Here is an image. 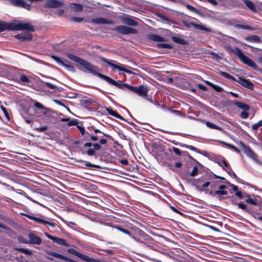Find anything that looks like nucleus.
Segmentation results:
<instances>
[{
	"instance_id": "nucleus-1",
	"label": "nucleus",
	"mask_w": 262,
	"mask_h": 262,
	"mask_svg": "<svg viewBox=\"0 0 262 262\" xmlns=\"http://www.w3.org/2000/svg\"><path fill=\"white\" fill-rule=\"evenodd\" d=\"M67 56L70 59L76 62L78 64L77 66L78 68L82 71L84 72H89L91 74L96 75L105 80L108 83L121 89L124 90L125 89H127L132 92H133L135 86L130 85L128 83H122L117 82L110 77L99 73L98 72L100 71L99 69L90 62L72 54H68Z\"/></svg>"
},
{
	"instance_id": "nucleus-2",
	"label": "nucleus",
	"mask_w": 262,
	"mask_h": 262,
	"mask_svg": "<svg viewBox=\"0 0 262 262\" xmlns=\"http://www.w3.org/2000/svg\"><path fill=\"white\" fill-rule=\"evenodd\" d=\"M23 31L28 30L31 32L34 31V27L29 23H21L18 21H14L10 23H7L0 21V32L6 30Z\"/></svg>"
},
{
	"instance_id": "nucleus-3",
	"label": "nucleus",
	"mask_w": 262,
	"mask_h": 262,
	"mask_svg": "<svg viewBox=\"0 0 262 262\" xmlns=\"http://www.w3.org/2000/svg\"><path fill=\"white\" fill-rule=\"evenodd\" d=\"M231 51L232 53H234L239 59L245 64L254 70L257 69V67L254 62L245 55L238 48L235 47L234 49H231Z\"/></svg>"
},
{
	"instance_id": "nucleus-4",
	"label": "nucleus",
	"mask_w": 262,
	"mask_h": 262,
	"mask_svg": "<svg viewBox=\"0 0 262 262\" xmlns=\"http://www.w3.org/2000/svg\"><path fill=\"white\" fill-rule=\"evenodd\" d=\"M133 239L138 243L144 244L150 249L151 248L152 246H150L149 244H152L154 242V238L146 233L141 237L135 236V237H133Z\"/></svg>"
},
{
	"instance_id": "nucleus-5",
	"label": "nucleus",
	"mask_w": 262,
	"mask_h": 262,
	"mask_svg": "<svg viewBox=\"0 0 262 262\" xmlns=\"http://www.w3.org/2000/svg\"><path fill=\"white\" fill-rule=\"evenodd\" d=\"M20 214L23 215V216H25L28 217V219H29L30 220H32L34 221L35 222H36L37 223H39V224H43V225H48L50 226H51L52 227H53V228H55V227L58 226L57 224H56L54 222H51L47 221H46V220H43L42 219H40L39 217L34 216L31 215H30L29 214H27V213H21Z\"/></svg>"
},
{
	"instance_id": "nucleus-6",
	"label": "nucleus",
	"mask_w": 262,
	"mask_h": 262,
	"mask_svg": "<svg viewBox=\"0 0 262 262\" xmlns=\"http://www.w3.org/2000/svg\"><path fill=\"white\" fill-rule=\"evenodd\" d=\"M85 167H88L90 169L98 170L100 172L112 173L116 172L118 171V169L115 168H112L111 167L102 166L100 165H84Z\"/></svg>"
},
{
	"instance_id": "nucleus-7",
	"label": "nucleus",
	"mask_w": 262,
	"mask_h": 262,
	"mask_svg": "<svg viewBox=\"0 0 262 262\" xmlns=\"http://www.w3.org/2000/svg\"><path fill=\"white\" fill-rule=\"evenodd\" d=\"M113 30L124 35L135 34L138 33V31L136 29L125 26H118L114 28Z\"/></svg>"
},
{
	"instance_id": "nucleus-8",
	"label": "nucleus",
	"mask_w": 262,
	"mask_h": 262,
	"mask_svg": "<svg viewBox=\"0 0 262 262\" xmlns=\"http://www.w3.org/2000/svg\"><path fill=\"white\" fill-rule=\"evenodd\" d=\"M123 168L125 169L126 171H122L119 170V171L124 173V174L128 175L131 177H135V173H139V167L138 165H123Z\"/></svg>"
},
{
	"instance_id": "nucleus-9",
	"label": "nucleus",
	"mask_w": 262,
	"mask_h": 262,
	"mask_svg": "<svg viewBox=\"0 0 262 262\" xmlns=\"http://www.w3.org/2000/svg\"><path fill=\"white\" fill-rule=\"evenodd\" d=\"M239 144L242 147L244 153L252 159L254 162H258L257 155L254 152L252 149L249 146L245 145L243 142H240Z\"/></svg>"
},
{
	"instance_id": "nucleus-10",
	"label": "nucleus",
	"mask_w": 262,
	"mask_h": 262,
	"mask_svg": "<svg viewBox=\"0 0 262 262\" xmlns=\"http://www.w3.org/2000/svg\"><path fill=\"white\" fill-rule=\"evenodd\" d=\"M64 5L62 1L58 0H47L43 7L47 8H59Z\"/></svg>"
},
{
	"instance_id": "nucleus-11",
	"label": "nucleus",
	"mask_w": 262,
	"mask_h": 262,
	"mask_svg": "<svg viewBox=\"0 0 262 262\" xmlns=\"http://www.w3.org/2000/svg\"><path fill=\"white\" fill-rule=\"evenodd\" d=\"M122 23L130 26H137L138 23L136 20L132 19L131 17L126 14L119 16Z\"/></svg>"
},
{
	"instance_id": "nucleus-12",
	"label": "nucleus",
	"mask_w": 262,
	"mask_h": 262,
	"mask_svg": "<svg viewBox=\"0 0 262 262\" xmlns=\"http://www.w3.org/2000/svg\"><path fill=\"white\" fill-rule=\"evenodd\" d=\"M235 198L234 197L231 198L232 204L234 205L237 206L238 208L244 210L245 212H248L249 214H252L253 212V209L251 207H248L247 205L244 204L243 202L236 203L234 202Z\"/></svg>"
},
{
	"instance_id": "nucleus-13",
	"label": "nucleus",
	"mask_w": 262,
	"mask_h": 262,
	"mask_svg": "<svg viewBox=\"0 0 262 262\" xmlns=\"http://www.w3.org/2000/svg\"><path fill=\"white\" fill-rule=\"evenodd\" d=\"M148 91V89L146 86L141 85L139 87L135 86L133 92L141 97H146L147 96Z\"/></svg>"
},
{
	"instance_id": "nucleus-14",
	"label": "nucleus",
	"mask_w": 262,
	"mask_h": 262,
	"mask_svg": "<svg viewBox=\"0 0 262 262\" xmlns=\"http://www.w3.org/2000/svg\"><path fill=\"white\" fill-rule=\"evenodd\" d=\"M235 81L250 90H252L253 88V84L249 80L242 78L241 77H238L236 79Z\"/></svg>"
},
{
	"instance_id": "nucleus-15",
	"label": "nucleus",
	"mask_w": 262,
	"mask_h": 262,
	"mask_svg": "<svg viewBox=\"0 0 262 262\" xmlns=\"http://www.w3.org/2000/svg\"><path fill=\"white\" fill-rule=\"evenodd\" d=\"M11 4L16 7H21L28 10H30L31 6L25 2L24 0H10Z\"/></svg>"
},
{
	"instance_id": "nucleus-16",
	"label": "nucleus",
	"mask_w": 262,
	"mask_h": 262,
	"mask_svg": "<svg viewBox=\"0 0 262 262\" xmlns=\"http://www.w3.org/2000/svg\"><path fill=\"white\" fill-rule=\"evenodd\" d=\"M46 253L51 256H54L56 258H60V259H61L63 260L66 261L67 262H77L74 259H72L69 257L64 256L62 254L56 253L55 252L48 251L46 252Z\"/></svg>"
},
{
	"instance_id": "nucleus-17",
	"label": "nucleus",
	"mask_w": 262,
	"mask_h": 262,
	"mask_svg": "<svg viewBox=\"0 0 262 262\" xmlns=\"http://www.w3.org/2000/svg\"><path fill=\"white\" fill-rule=\"evenodd\" d=\"M101 59L103 62L106 63L110 67L115 68L120 71H123V72H126L127 73H129V74H131L132 73L130 71L127 70L125 68H121L119 66H118V65L112 62L111 61H110L105 58H102Z\"/></svg>"
},
{
	"instance_id": "nucleus-18",
	"label": "nucleus",
	"mask_w": 262,
	"mask_h": 262,
	"mask_svg": "<svg viewBox=\"0 0 262 262\" xmlns=\"http://www.w3.org/2000/svg\"><path fill=\"white\" fill-rule=\"evenodd\" d=\"M28 237L29 238V243L30 244L40 245L42 242L41 238L33 233H29Z\"/></svg>"
},
{
	"instance_id": "nucleus-19",
	"label": "nucleus",
	"mask_w": 262,
	"mask_h": 262,
	"mask_svg": "<svg viewBox=\"0 0 262 262\" xmlns=\"http://www.w3.org/2000/svg\"><path fill=\"white\" fill-rule=\"evenodd\" d=\"M167 168L177 173L180 176L184 175L185 171L182 169V165H166Z\"/></svg>"
},
{
	"instance_id": "nucleus-20",
	"label": "nucleus",
	"mask_w": 262,
	"mask_h": 262,
	"mask_svg": "<svg viewBox=\"0 0 262 262\" xmlns=\"http://www.w3.org/2000/svg\"><path fill=\"white\" fill-rule=\"evenodd\" d=\"M211 184V186H214L215 187V186H217V185L216 184V183L207 181L201 185H196V189L200 192L206 191L207 190V188Z\"/></svg>"
},
{
	"instance_id": "nucleus-21",
	"label": "nucleus",
	"mask_w": 262,
	"mask_h": 262,
	"mask_svg": "<svg viewBox=\"0 0 262 262\" xmlns=\"http://www.w3.org/2000/svg\"><path fill=\"white\" fill-rule=\"evenodd\" d=\"M92 22L96 24H113L114 23L112 20H107L102 17L93 18Z\"/></svg>"
},
{
	"instance_id": "nucleus-22",
	"label": "nucleus",
	"mask_w": 262,
	"mask_h": 262,
	"mask_svg": "<svg viewBox=\"0 0 262 262\" xmlns=\"http://www.w3.org/2000/svg\"><path fill=\"white\" fill-rule=\"evenodd\" d=\"M15 37L22 41L30 40L32 39V35L28 32L18 34L15 36Z\"/></svg>"
},
{
	"instance_id": "nucleus-23",
	"label": "nucleus",
	"mask_w": 262,
	"mask_h": 262,
	"mask_svg": "<svg viewBox=\"0 0 262 262\" xmlns=\"http://www.w3.org/2000/svg\"><path fill=\"white\" fill-rule=\"evenodd\" d=\"M113 228H115L118 230L119 231L123 232L124 234H126L129 236L131 238H133V237H135V235H134L129 230L124 229L122 228V227L118 226V225H115L113 226Z\"/></svg>"
},
{
	"instance_id": "nucleus-24",
	"label": "nucleus",
	"mask_w": 262,
	"mask_h": 262,
	"mask_svg": "<svg viewBox=\"0 0 262 262\" xmlns=\"http://www.w3.org/2000/svg\"><path fill=\"white\" fill-rule=\"evenodd\" d=\"M234 104L239 108L243 110V111H248L250 109L249 105L241 101H235L234 102Z\"/></svg>"
},
{
	"instance_id": "nucleus-25",
	"label": "nucleus",
	"mask_w": 262,
	"mask_h": 262,
	"mask_svg": "<svg viewBox=\"0 0 262 262\" xmlns=\"http://www.w3.org/2000/svg\"><path fill=\"white\" fill-rule=\"evenodd\" d=\"M54 242L56 243V244L59 245H62L66 247L70 246L69 244L68 243L67 241L64 238L56 237Z\"/></svg>"
},
{
	"instance_id": "nucleus-26",
	"label": "nucleus",
	"mask_w": 262,
	"mask_h": 262,
	"mask_svg": "<svg viewBox=\"0 0 262 262\" xmlns=\"http://www.w3.org/2000/svg\"><path fill=\"white\" fill-rule=\"evenodd\" d=\"M149 38L150 40L155 41L163 42L166 41V39L165 38L156 34L150 35Z\"/></svg>"
},
{
	"instance_id": "nucleus-27",
	"label": "nucleus",
	"mask_w": 262,
	"mask_h": 262,
	"mask_svg": "<svg viewBox=\"0 0 262 262\" xmlns=\"http://www.w3.org/2000/svg\"><path fill=\"white\" fill-rule=\"evenodd\" d=\"M222 166L223 168L227 171V172L229 173L230 176L235 178L236 177V174L234 172V171L231 169V167L229 166L230 165H220Z\"/></svg>"
},
{
	"instance_id": "nucleus-28",
	"label": "nucleus",
	"mask_w": 262,
	"mask_h": 262,
	"mask_svg": "<svg viewBox=\"0 0 262 262\" xmlns=\"http://www.w3.org/2000/svg\"><path fill=\"white\" fill-rule=\"evenodd\" d=\"M204 82L209 86L212 87L215 91L218 92H221L223 91V89L219 85H215L211 82L205 80Z\"/></svg>"
},
{
	"instance_id": "nucleus-29",
	"label": "nucleus",
	"mask_w": 262,
	"mask_h": 262,
	"mask_svg": "<svg viewBox=\"0 0 262 262\" xmlns=\"http://www.w3.org/2000/svg\"><path fill=\"white\" fill-rule=\"evenodd\" d=\"M213 162L216 164H227L225 159L221 156H214Z\"/></svg>"
},
{
	"instance_id": "nucleus-30",
	"label": "nucleus",
	"mask_w": 262,
	"mask_h": 262,
	"mask_svg": "<svg viewBox=\"0 0 262 262\" xmlns=\"http://www.w3.org/2000/svg\"><path fill=\"white\" fill-rule=\"evenodd\" d=\"M106 110L107 112L111 116L115 117L118 119H119L120 120H123V117L118 114L115 111L112 110L111 108H106Z\"/></svg>"
},
{
	"instance_id": "nucleus-31",
	"label": "nucleus",
	"mask_w": 262,
	"mask_h": 262,
	"mask_svg": "<svg viewBox=\"0 0 262 262\" xmlns=\"http://www.w3.org/2000/svg\"><path fill=\"white\" fill-rule=\"evenodd\" d=\"M71 7L76 12H81L83 9V6L80 4L73 3L71 5Z\"/></svg>"
},
{
	"instance_id": "nucleus-32",
	"label": "nucleus",
	"mask_w": 262,
	"mask_h": 262,
	"mask_svg": "<svg viewBox=\"0 0 262 262\" xmlns=\"http://www.w3.org/2000/svg\"><path fill=\"white\" fill-rule=\"evenodd\" d=\"M14 249L16 251L23 253L28 255H32L33 254L32 251L27 249H25L23 248H14Z\"/></svg>"
},
{
	"instance_id": "nucleus-33",
	"label": "nucleus",
	"mask_w": 262,
	"mask_h": 262,
	"mask_svg": "<svg viewBox=\"0 0 262 262\" xmlns=\"http://www.w3.org/2000/svg\"><path fill=\"white\" fill-rule=\"evenodd\" d=\"M134 231H135V236L137 237L138 236H139L138 237H141L143 236L144 234H145L146 233L145 232H144V231H143L142 230H141V229L138 228V227H136L134 229Z\"/></svg>"
},
{
	"instance_id": "nucleus-34",
	"label": "nucleus",
	"mask_w": 262,
	"mask_h": 262,
	"mask_svg": "<svg viewBox=\"0 0 262 262\" xmlns=\"http://www.w3.org/2000/svg\"><path fill=\"white\" fill-rule=\"evenodd\" d=\"M52 58L56 61L57 63H58L59 64L64 66L67 68H70L71 67L68 66V64L64 63L60 58L58 57L55 56H52Z\"/></svg>"
},
{
	"instance_id": "nucleus-35",
	"label": "nucleus",
	"mask_w": 262,
	"mask_h": 262,
	"mask_svg": "<svg viewBox=\"0 0 262 262\" xmlns=\"http://www.w3.org/2000/svg\"><path fill=\"white\" fill-rule=\"evenodd\" d=\"M244 3L246 5L247 7H248L250 10L252 11L255 10V7L254 4L249 0H245Z\"/></svg>"
},
{
	"instance_id": "nucleus-36",
	"label": "nucleus",
	"mask_w": 262,
	"mask_h": 262,
	"mask_svg": "<svg viewBox=\"0 0 262 262\" xmlns=\"http://www.w3.org/2000/svg\"><path fill=\"white\" fill-rule=\"evenodd\" d=\"M247 40L255 42H259L260 41V37L257 35L250 36L247 38Z\"/></svg>"
},
{
	"instance_id": "nucleus-37",
	"label": "nucleus",
	"mask_w": 262,
	"mask_h": 262,
	"mask_svg": "<svg viewBox=\"0 0 262 262\" xmlns=\"http://www.w3.org/2000/svg\"><path fill=\"white\" fill-rule=\"evenodd\" d=\"M30 80L28 77H27L24 74H21L20 76V80L18 81L19 83H29Z\"/></svg>"
},
{
	"instance_id": "nucleus-38",
	"label": "nucleus",
	"mask_w": 262,
	"mask_h": 262,
	"mask_svg": "<svg viewBox=\"0 0 262 262\" xmlns=\"http://www.w3.org/2000/svg\"><path fill=\"white\" fill-rule=\"evenodd\" d=\"M220 74L221 75H222V76H223L225 78H226L227 79H232V80H233L234 81L236 80V78H235L234 77H233L232 76L229 75L228 73H227L226 72H223V71H220Z\"/></svg>"
},
{
	"instance_id": "nucleus-39",
	"label": "nucleus",
	"mask_w": 262,
	"mask_h": 262,
	"mask_svg": "<svg viewBox=\"0 0 262 262\" xmlns=\"http://www.w3.org/2000/svg\"><path fill=\"white\" fill-rule=\"evenodd\" d=\"M172 39L175 42L179 43L180 45H185L186 43V41L181 38L172 36Z\"/></svg>"
},
{
	"instance_id": "nucleus-40",
	"label": "nucleus",
	"mask_w": 262,
	"mask_h": 262,
	"mask_svg": "<svg viewBox=\"0 0 262 262\" xmlns=\"http://www.w3.org/2000/svg\"><path fill=\"white\" fill-rule=\"evenodd\" d=\"M245 202L247 203L250 204L255 206H257L258 205L257 200L256 199H245Z\"/></svg>"
},
{
	"instance_id": "nucleus-41",
	"label": "nucleus",
	"mask_w": 262,
	"mask_h": 262,
	"mask_svg": "<svg viewBox=\"0 0 262 262\" xmlns=\"http://www.w3.org/2000/svg\"><path fill=\"white\" fill-rule=\"evenodd\" d=\"M236 27L238 29H246L248 30H254V28L248 25H244L238 24L236 25Z\"/></svg>"
},
{
	"instance_id": "nucleus-42",
	"label": "nucleus",
	"mask_w": 262,
	"mask_h": 262,
	"mask_svg": "<svg viewBox=\"0 0 262 262\" xmlns=\"http://www.w3.org/2000/svg\"><path fill=\"white\" fill-rule=\"evenodd\" d=\"M250 214L252 215L255 219L258 220L262 222V216L259 213L256 212L253 210L252 213Z\"/></svg>"
},
{
	"instance_id": "nucleus-43",
	"label": "nucleus",
	"mask_w": 262,
	"mask_h": 262,
	"mask_svg": "<svg viewBox=\"0 0 262 262\" xmlns=\"http://www.w3.org/2000/svg\"><path fill=\"white\" fill-rule=\"evenodd\" d=\"M157 46L159 48H166L169 49L172 48V46L171 45L164 43H158Z\"/></svg>"
},
{
	"instance_id": "nucleus-44",
	"label": "nucleus",
	"mask_w": 262,
	"mask_h": 262,
	"mask_svg": "<svg viewBox=\"0 0 262 262\" xmlns=\"http://www.w3.org/2000/svg\"><path fill=\"white\" fill-rule=\"evenodd\" d=\"M206 124L207 126H208V127H209L210 128L217 129H221V127L217 126V125H216L214 124L211 123L210 122H208V121L206 122Z\"/></svg>"
},
{
	"instance_id": "nucleus-45",
	"label": "nucleus",
	"mask_w": 262,
	"mask_h": 262,
	"mask_svg": "<svg viewBox=\"0 0 262 262\" xmlns=\"http://www.w3.org/2000/svg\"><path fill=\"white\" fill-rule=\"evenodd\" d=\"M92 129L96 134L102 135L103 137H106L108 138L110 137V135L102 133L98 129L95 128V127H93Z\"/></svg>"
},
{
	"instance_id": "nucleus-46",
	"label": "nucleus",
	"mask_w": 262,
	"mask_h": 262,
	"mask_svg": "<svg viewBox=\"0 0 262 262\" xmlns=\"http://www.w3.org/2000/svg\"><path fill=\"white\" fill-rule=\"evenodd\" d=\"M215 195H227L228 191L224 190H217L214 192Z\"/></svg>"
},
{
	"instance_id": "nucleus-47",
	"label": "nucleus",
	"mask_w": 262,
	"mask_h": 262,
	"mask_svg": "<svg viewBox=\"0 0 262 262\" xmlns=\"http://www.w3.org/2000/svg\"><path fill=\"white\" fill-rule=\"evenodd\" d=\"M224 144H225L228 147L231 148V149H232L233 150H234L235 151H236L237 153H239L240 152V150L237 148H236V147H235L234 145H233L232 144L227 143H224Z\"/></svg>"
},
{
	"instance_id": "nucleus-48",
	"label": "nucleus",
	"mask_w": 262,
	"mask_h": 262,
	"mask_svg": "<svg viewBox=\"0 0 262 262\" xmlns=\"http://www.w3.org/2000/svg\"><path fill=\"white\" fill-rule=\"evenodd\" d=\"M71 20L76 23H81L83 21V18L82 17H73L71 18Z\"/></svg>"
},
{
	"instance_id": "nucleus-49",
	"label": "nucleus",
	"mask_w": 262,
	"mask_h": 262,
	"mask_svg": "<svg viewBox=\"0 0 262 262\" xmlns=\"http://www.w3.org/2000/svg\"><path fill=\"white\" fill-rule=\"evenodd\" d=\"M249 116V113L247 111H243L239 115V117L243 119H246Z\"/></svg>"
},
{
	"instance_id": "nucleus-50",
	"label": "nucleus",
	"mask_w": 262,
	"mask_h": 262,
	"mask_svg": "<svg viewBox=\"0 0 262 262\" xmlns=\"http://www.w3.org/2000/svg\"><path fill=\"white\" fill-rule=\"evenodd\" d=\"M198 167L196 166H194L193 167L192 171L190 173V175L191 177H194V176H196L198 174Z\"/></svg>"
},
{
	"instance_id": "nucleus-51",
	"label": "nucleus",
	"mask_w": 262,
	"mask_h": 262,
	"mask_svg": "<svg viewBox=\"0 0 262 262\" xmlns=\"http://www.w3.org/2000/svg\"><path fill=\"white\" fill-rule=\"evenodd\" d=\"M215 178L220 179L223 180H225V179L224 178L220 177V176H217L216 175H215L214 174L210 175L209 176L208 179L209 180H212V179H215Z\"/></svg>"
},
{
	"instance_id": "nucleus-52",
	"label": "nucleus",
	"mask_w": 262,
	"mask_h": 262,
	"mask_svg": "<svg viewBox=\"0 0 262 262\" xmlns=\"http://www.w3.org/2000/svg\"><path fill=\"white\" fill-rule=\"evenodd\" d=\"M176 155L178 156H181L182 153L184 152H182L179 148L176 147H172L171 149Z\"/></svg>"
},
{
	"instance_id": "nucleus-53",
	"label": "nucleus",
	"mask_w": 262,
	"mask_h": 262,
	"mask_svg": "<svg viewBox=\"0 0 262 262\" xmlns=\"http://www.w3.org/2000/svg\"><path fill=\"white\" fill-rule=\"evenodd\" d=\"M18 241L20 243L22 244H29V241H28L27 239H25L22 236H18L17 238Z\"/></svg>"
},
{
	"instance_id": "nucleus-54",
	"label": "nucleus",
	"mask_w": 262,
	"mask_h": 262,
	"mask_svg": "<svg viewBox=\"0 0 262 262\" xmlns=\"http://www.w3.org/2000/svg\"><path fill=\"white\" fill-rule=\"evenodd\" d=\"M193 27L196 29H199L202 30H207L208 29L206 28H205L204 26L200 25H197L195 24H194Z\"/></svg>"
},
{
	"instance_id": "nucleus-55",
	"label": "nucleus",
	"mask_w": 262,
	"mask_h": 262,
	"mask_svg": "<svg viewBox=\"0 0 262 262\" xmlns=\"http://www.w3.org/2000/svg\"><path fill=\"white\" fill-rule=\"evenodd\" d=\"M211 55L212 58L216 61L219 60L221 58L219 55L214 52L211 53Z\"/></svg>"
},
{
	"instance_id": "nucleus-56",
	"label": "nucleus",
	"mask_w": 262,
	"mask_h": 262,
	"mask_svg": "<svg viewBox=\"0 0 262 262\" xmlns=\"http://www.w3.org/2000/svg\"><path fill=\"white\" fill-rule=\"evenodd\" d=\"M44 84L45 85L48 86L49 88L51 89H55L56 88V86L55 85L52 84L50 82H44Z\"/></svg>"
},
{
	"instance_id": "nucleus-57",
	"label": "nucleus",
	"mask_w": 262,
	"mask_h": 262,
	"mask_svg": "<svg viewBox=\"0 0 262 262\" xmlns=\"http://www.w3.org/2000/svg\"><path fill=\"white\" fill-rule=\"evenodd\" d=\"M86 153L87 155H88L89 156H94L95 155V150L93 148H90V149H89L86 151Z\"/></svg>"
},
{
	"instance_id": "nucleus-58",
	"label": "nucleus",
	"mask_w": 262,
	"mask_h": 262,
	"mask_svg": "<svg viewBox=\"0 0 262 262\" xmlns=\"http://www.w3.org/2000/svg\"><path fill=\"white\" fill-rule=\"evenodd\" d=\"M235 195L241 199H244V192L243 193L240 191H236L235 193Z\"/></svg>"
},
{
	"instance_id": "nucleus-59",
	"label": "nucleus",
	"mask_w": 262,
	"mask_h": 262,
	"mask_svg": "<svg viewBox=\"0 0 262 262\" xmlns=\"http://www.w3.org/2000/svg\"><path fill=\"white\" fill-rule=\"evenodd\" d=\"M2 109L3 110V112L5 116V117L7 118L8 120H9V113L8 111H7L6 108L4 107V106H2Z\"/></svg>"
},
{
	"instance_id": "nucleus-60",
	"label": "nucleus",
	"mask_w": 262,
	"mask_h": 262,
	"mask_svg": "<svg viewBox=\"0 0 262 262\" xmlns=\"http://www.w3.org/2000/svg\"><path fill=\"white\" fill-rule=\"evenodd\" d=\"M34 106L39 109H43L45 108L43 105L38 102H35L34 103Z\"/></svg>"
},
{
	"instance_id": "nucleus-61",
	"label": "nucleus",
	"mask_w": 262,
	"mask_h": 262,
	"mask_svg": "<svg viewBox=\"0 0 262 262\" xmlns=\"http://www.w3.org/2000/svg\"><path fill=\"white\" fill-rule=\"evenodd\" d=\"M186 8L189 10L191 11L194 12H196L198 11L194 7H193V6H192L190 5H188V4L186 5Z\"/></svg>"
},
{
	"instance_id": "nucleus-62",
	"label": "nucleus",
	"mask_w": 262,
	"mask_h": 262,
	"mask_svg": "<svg viewBox=\"0 0 262 262\" xmlns=\"http://www.w3.org/2000/svg\"><path fill=\"white\" fill-rule=\"evenodd\" d=\"M103 137V136H91L90 138L93 141H96L98 140L99 138Z\"/></svg>"
},
{
	"instance_id": "nucleus-63",
	"label": "nucleus",
	"mask_w": 262,
	"mask_h": 262,
	"mask_svg": "<svg viewBox=\"0 0 262 262\" xmlns=\"http://www.w3.org/2000/svg\"><path fill=\"white\" fill-rule=\"evenodd\" d=\"M78 124V121L77 120H72L69 122L68 123V125L69 126H71L72 125H76Z\"/></svg>"
},
{
	"instance_id": "nucleus-64",
	"label": "nucleus",
	"mask_w": 262,
	"mask_h": 262,
	"mask_svg": "<svg viewBox=\"0 0 262 262\" xmlns=\"http://www.w3.org/2000/svg\"><path fill=\"white\" fill-rule=\"evenodd\" d=\"M93 149L95 150H98L100 149L101 146L98 143H95L93 144Z\"/></svg>"
}]
</instances>
